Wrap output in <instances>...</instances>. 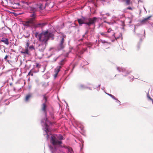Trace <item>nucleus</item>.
<instances>
[{
  "label": "nucleus",
  "mask_w": 153,
  "mask_h": 153,
  "mask_svg": "<svg viewBox=\"0 0 153 153\" xmlns=\"http://www.w3.org/2000/svg\"><path fill=\"white\" fill-rule=\"evenodd\" d=\"M45 8L42 4H35L32 6H29L28 10L32 13L30 15L31 18L26 21L25 25L32 28H42L47 25L46 23L36 24L35 21L36 18V12L39 10H42Z\"/></svg>",
  "instance_id": "f257e3e1"
},
{
  "label": "nucleus",
  "mask_w": 153,
  "mask_h": 153,
  "mask_svg": "<svg viewBox=\"0 0 153 153\" xmlns=\"http://www.w3.org/2000/svg\"><path fill=\"white\" fill-rule=\"evenodd\" d=\"M35 36L40 42L38 48L41 52L43 51L45 49L47 42L49 39L51 38L52 40L54 39V35L52 32L48 30L43 31L41 33L36 32L35 34Z\"/></svg>",
  "instance_id": "f03ea898"
},
{
  "label": "nucleus",
  "mask_w": 153,
  "mask_h": 153,
  "mask_svg": "<svg viewBox=\"0 0 153 153\" xmlns=\"http://www.w3.org/2000/svg\"><path fill=\"white\" fill-rule=\"evenodd\" d=\"M97 19L96 17L88 18L82 17V19H78V21L79 25L85 24L89 27L92 25H94Z\"/></svg>",
  "instance_id": "7ed1b4c3"
},
{
  "label": "nucleus",
  "mask_w": 153,
  "mask_h": 153,
  "mask_svg": "<svg viewBox=\"0 0 153 153\" xmlns=\"http://www.w3.org/2000/svg\"><path fill=\"white\" fill-rule=\"evenodd\" d=\"M100 33L102 36L110 38H115V39H118L119 37L116 38L115 36L114 31L111 28H109L108 29L107 32L103 33L100 32Z\"/></svg>",
  "instance_id": "20e7f679"
},
{
  "label": "nucleus",
  "mask_w": 153,
  "mask_h": 153,
  "mask_svg": "<svg viewBox=\"0 0 153 153\" xmlns=\"http://www.w3.org/2000/svg\"><path fill=\"white\" fill-rule=\"evenodd\" d=\"M65 37V36L64 35H63L62 37H61V39L59 41V43L58 46V49L59 50L62 49L64 48L65 44L64 43V38Z\"/></svg>",
  "instance_id": "39448f33"
},
{
  "label": "nucleus",
  "mask_w": 153,
  "mask_h": 153,
  "mask_svg": "<svg viewBox=\"0 0 153 153\" xmlns=\"http://www.w3.org/2000/svg\"><path fill=\"white\" fill-rule=\"evenodd\" d=\"M43 100L45 101V102L47 101V98L45 96H44ZM42 111L45 114L46 117V114H47V105H46L45 103H44L42 104Z\"/></svg>",
  "instance_id": "423d86ee"
},
{
  "label": "nucleus",
  "mask_w": 153,
  "mask_h": 153,
  "mask_svg": "<svg viewBox=\"0 0 153 153\" xmlns=\"http://www.w3.org/2000/svg\"><path fill=\"white\" fill-rule=\"evenodd\" d=\"M62 67L61 66H59L57 67L55 69L54 71V74H53V76L55 79L57 77L58 73L60 71V69Z\"/></svg>",
  "instance_id": "0eeeda50"
},
{
  "label": "nucleus",
  "mask_w": 153,
  "mask_h": 153,
  "mask_svg": "<svg viewBox=\"0 0 153 153\" xmlns=\"http://www.w3.org/2000/svg\"><path fill=\"white\" fill-rule=\"evenodd\" d=\"M30 43L28 41L26 43V45L25 46V48L28 49V50H32L34 49V48L33 45L29 46Z\"/></svg>",
  "instance_id": "6e6552de"
},
{
  "label": "nucleus",
  "mask_w": 153,
  "mask_h": 153,
  "mask_svg": "<svg viewBox=\"0 0 153 153\" xmlns=\"http://www.w3.org/2000/svg\"><path fill=\"white\" fill-rule=\"evenodd\" d=\"M151 17V16H149L147 18H144L142 19L140 22L141 25L144 24L147 22L150 18Z\"/></svg>",
  "instance_id": "1a4fd4ad"
},
{
  "label": "nucleus",
  "mask_w": 153,
  "mask_h": 153,
  "mask_svg": "<svg viewBox=\"0 0 153 153\" xmlns=\"http://www.w3.org/2000/svg\"><path fill=\"white\" fill-rule=\"evenodd\" d=\"M9 2L13 6L12 7L14 8H17L19 5V3H15L13 2H11L10 0H9Z\"/></svg>",
  "instance_id": "9d476101"
},
{
  "label": "nucleus",
  "mask_w": 153,
  "mask_h": 153,
  "mask_svg": "<svg viewBox=\"0 0 153 153\" xmlns=\"http://www.w3.org/2000/svg\"><path fill=\"white\" fill-rule=\"evenodd\" d=\"M32 95L31 94H28L25 97V101L26 102H28L31 97Z\"/></svg>",
  "instance_id": "9b49d317"
},
{
  "label": "nucleus",
  "mask_w": 153,
  "mask_h": 153,
  "mask_svg": "<svg viewBox=\"0 0 153 153\" xmlns=\"http://www.w3.org/2000/svg\"><path fill=\"white\" fill-rule=\"evenodd\" d=\"M1 41L7 45H8L9 44L8 39L7 38H3L1 40Z\"/></svg>",
  "instance_id": "f8f14e48"
},
{
  "label": "nucleus",
  "mask_w": 153,
  "mask_h": 153,
  "mask_svg": "<svg viewBox=\"0 0 153 153\" xmlns=\"http://www.w3.org/2000/svg\"><path fill=\"white\" fill-rule=\"evenodd\" d=\"M78 88L80 89H83L86 88H88L89 89L91 90V88H88L85 85L82 84H80L78 86Z\"/></svg>",
  "instance_id": "ddd939ff"
},
{
  "label": "nucleus",
  "mask_w": 153,
  "mask_h": 153,
  "mask_svg": "<svg viewBox=\"0 0 153 153\" xmlns=\"http://www.w3.org/2000/svg\"><path fill=\"white\" fill-rule=\"evenodd\" d=\"M21 53L22 54H29L28 51V49L25 48V49L23 50L21 52Z\"/></svg>",
  "instance_id": "4468645a"
},
{
  "label": "nucleus",
  "mask_w": 153,
  "mask_h": 153,
  "mask_svg": "<svg viewBox=\"0 0 153 153\" xmlns=\"http://www.w3.org/2000/svg\"><path fill=\"white\" fill-rule=\"evenodd\" d=\"M117 69L120 72H124L125 70V69L124 68H122L120 67H117Z\"/></svg>",
  "instance_id": "2eb2a0df"
},
{
  "label": "nucleus",
  "mask_w": 153,
  "mask_h": 153,
  "mask_svg": "<svg viewBox=\"0 0 153 153\" xmlns=\"http://www.w3.org/2000/svg\"><path fill=\"white\" fill-rule=\"evenodd\" d=\"M43 77L45 79H48L50 77L49 74L48 73L45 74L43 75Z\"/></svg>",
  "instance_id": "dca6fc26"
},
{
  "label": "nucleus",
  "mask_w": 153,
  "mask_h": 153,
  "mask_svg": "<svg viewBox=\"0 0 153 153\" xmlns=\"http://www.w3.org/2000/svg\"><path fill=\"white\" fill-rule=\"evenodd\" d=\"M65 59H63L59 63V65H63L65 63Z\"/></svg>",
  "instance_id": "f3484780"
},
{
  "label": "nucleus",
  "mask_w": 153,
  "mask_h": 153,
  "mask_svg": "<svg viewBox=\"0 0 153 153\" xmlns=\"http://www.w3.org/2000/svg\"><path fill=\"white\" fill-rule=\"evenodd\" d=\"M100 41L102 43L104 44V43H106L108 44H110V43L108 42L107 41H106L105 40H102L101 39H100Z\"/></svg>",
  "instance_id": "a211bd4d"
},
{
  "label": "nucleus",
  "mask_w": 153,
  "mask_h": 153,
  "mask_svg": "<svg viewBox=\"0 0 153 153\" xmlns=\"http://www.w3.org/2000/svg\"><path fill=\"white\" fill-rule=\"evenodd\" d=\"M106 94H108V95L110 97H111L112 98H113V99H114V100H115L116 99V98L115 97L112 95V94H108V93H106Z\"/></svg>",
  "instance_id": "6ab92c4d"
},
{
  "label": "nucleus",
  "mask_w": 153,
  "mask_h": 153,
  "mask_svg": "<svg viewBox=\"0 0 153 153\" xmlns=\"http://www.w3.org/2000/svg\"><path fill=\"white\" fill-rule=\"evenodd\" d=\"M23 36L26 38H28L30 36V34L28 33H27V34L23 35Z\"/></svg>",
  "instance_id": "aec40b11"
},
{
  "label": "nucleus",
  "mask_w": 153,
  "mask_h": 153,
  "mask_svg": "<svg viewBox=\"0 0 153 153\" xmlns=\"http://www.w3.org/2000/svg\"><path fill=\"white\" fill-rule=\"evenodd\" d=\"M129 20V23L130 24L131 23L132 20H131V18H127L126 19V20Z\"/></svg>",
  "instance_id": "412c9836"
},
{
  "label": "nucleus",
  "mask_w": 153,
  "mask_h": 153,
  "mask_svg": "<svg viewBox=\"0 0 153 153\" xmlns=\"http://www.w3.org/2000/svg\"><path fill=\"white\" fill-rule=\"evenodd\" d=\"M115 100H116V102H117L119 104V105H121V102L117 98H116V99Z\"/></svg>",
  "instance_id": "4be33fe9"
},
{
  "label": "nucleus",
  "mask_w": 153,
  "mask_h": 153,
  "mask_svg": "<svg viewBox=\"0 0 153 153\" xmlns=\"http://www.w3.org/2000/svg\"><path fill=\"white\" fill-rule=\"evenodd\" d=\"M147 97L150 100H151L152 102H153V100L152 99L151 97H150L149 96V94H147Z\"/></svg>",
  "instance_id": "5701e85b"
},
{
  "label": "nucleus",
  "mask_w": 153,
  "mask_h": 153,
  "mask_svg": "<svg viewBox=\"0 0 153 153\" xmlns=\"http://www.w3.org/2000/svg\"><path fill=\"white\" fill-rule=\"evenodd\" d=\"M50 115L52 119H54V117L53 115V114L52 113H50Z\"/></svg>",
  "instance_id": "b1692460"
},
{
  "label": "nucleus",
  "mask_w": 153,
  "mask_h": 153,
  "mask_svg": "<svg viewBox=\"0 0 153 153\" xmlns=\"http://www.w3.org/2000/svg\"><path fill=\"white\" fill-rule=\"evenodd\" d=\"M130 0H126V3L127 4H129Z\"/></svg>",
  "instance_id": "393cba45"
},
{
  "label": "nucleus",
  "mask_w": 153,
  "mask_h": 153,
  "mask_svg": "<svg viewBox=\"0 0 153 153\" xmlns=\"http://www.w3.org/2000/svg\"><path fill=\"white\" fill-rule=\"evenodd\" d=\"M140 48V45L139 44H138L137 46V49L138 50Z\"/></svg>",
  "instance_id": "a878e982"
},
{
  "label": "nucleus",
  "mask_w": 153,
  "mask_h": 153,
  "mask_svg": "<svg viewBox=\"0 0 153 153\" xmlns=\"http://www.w3.org/2000/svg\"><path fill=\"white\" fill-rule=\"evenodd\" d=\"M106 17H105L102 16L101 18L100 19H106Z\"/></svg>",
  "instance_id": "bb28decb"
},
{
  "label": "nucleus",
  "mask_w": 153,
  "mask_h": 153,
  "mask_svg": "<svg viewBox=\"0 0 153 153\" xmlns=\"http://www.w3.org/2000/svg\"><path fill=\"white\" fill-rule=\"evenodd\" d=\"M105 22L107 23H108V24L109 25H111V24H112V23H111V22Z\"/></svg>",
  "instance_id": "cd10ccee"
},
{
  "label": "nucleus",
  "mask_w": 153,
  "mask_h": 153,
  "mask_svg": "<svg viewBox=\"0 0 153 153\" xmlns=\"http://www.w3.org/2000/svg\"><path fill=\"white\" fill-rule=\"evenodd\" d=\"M7 57H8V56H7V55H6V56H5V57H4V59H5V60H6L7 59Z\"/></svg>",
  "instance_id": "c85d7f7f"
},
{
  "label": "nucleus",
  "mask_w": 153,
  "mask_h": 153,
  "mask_svg": "<svg viewBox=\"0 0 153 153\" xmlns=\"http://www.w3.org/2000/svg\"><path fill=\"white\" fill-rule=\"evenodd\" d=\"M127 9L132 10V8L130 7H128L127 8Z\"/></svg>",
  "instance_id": "c756f323"
},
{
  "label": "nucleus",
  "mask_w": 153,
  "mask_h": 153,
  "mask_svg": "<svg viewBox=\"0 0 153 153\" xmlns=\"http://www.w3.org/2000/svg\"><path fill=\"white\" fill-rule=\"evenodd\" d=\"M136 25H134V33H135V29H136Z\"/></svg>",
  "instance_id": "7c9ffc66"
},
{
  "label": "nucleus",
  "mask_w": 153,
  "mask_h": 153,
  "mask_svg": "<svg viewBox=\"0 0 153 153\" xmlns=\"http://www.w3.org/2000/svg\"><path fill=\"white\" fill-rule=\"evenodd\" d=\"M107 16H110V14L109 13H106L105 14Z\"/></svg>",
  "instance_id": "2f4dec72"
},
{
  "label": "nucleus",
  "mask_w": 153,
  "mask_h": 153,
  "mask_svg": "<svg viewBox=\"0 0 153 153\" xmlns=\"http://www.w3.org/2000/svg\"><path fill=\"white\" fill-rule=\"evenodd\" d=\"M100 15L101 16H103L104 15V14H102V12L100 13Z\"/></svg>",
  "instance_id": "473e14b6"
},
{
  "label": "nucleus",
  "mask_w": 153,
  "mask_h": 153,
  "mask_svg": "<svg viewBox=\"0 0 153 153\" xmlns=\"http://www.w3.org/2000/svg\"><path fill=\"white\" fill-rule=\"evenodd\" d=\"M39 65V64H36V67H38V65Z\"/></svg>",
  "instance_id": "72a5a7b5"
},
{
  "label": "nucleus",
  "mask_w": 153,
  "mask_h": 153,
  "mask_svg": "<svg viewBox=\"0 0 153 153\" xmlns=\"http://www.w3.org/2000/svg\"><path fill=\"white\" fill-rule=\"evenodd\" d=\"M137 35L139 37H140V35H141L140 34H137Z\"/></svg>",
  "instance_id": "f704fd0d"
},
{
  "label": "nucleus",
  "mask_w": 153,
  "mask_h": 153,
  "mask_svg": "<svg viewBox=\"0 0 153 153\" xmlns=\"http://www.w3.org/2000/svg\"><path fill=\"white\" fill-rule=\"evenodd\" d=\"M100 85H99L98 86V87H100Z\"/></svg>",
  "instance_id": "c9c22d12"
},
{
  "label": "nucleus",
  "mask_w": 153,
  "mask_h": 153,
  "mask_svg": "<svg viewBox=\"0 0 153 153\" xmlns=\"http://www.w3.org/2000/svg\"><path fill=\"white\" fill-rule=\"evenodd\" d=\"M58 58V57H57V58H56V59L55 60V61H56V59H57Z\"/></svg>",
  "instance_id": "e433bc0d"
},
{
  "label": "nucleus",
  "mask_w": 153,
  "mask_h": 153,
  "mask_svg": "<svg viewBox=\"0 0 153 153\" xmlns=\"http://www.w3.org/2000/svg\"><path fill=\"white\" fill-rule=\"evenodd\" d=\"M102 89L103 90H104V87H102Z\"/></svg>",
  "instance_id": "4c0bfd02"
},
{
  "label": "nucleus",
  "mask_w": 153,
  "mask_h": 153,
  "mask_svg": "<svg viewBox=\"0 0 153 153\" xmlns=\"http://www.w3.org/2000/svg\"><path fill=\"white\" fill-rule=\"evenodd\" d=\"M114 40H112L111 41L112 42H113L114 41Z\"/></svg>",
  "instance_id": "58836bf2"
},
{
  "label": "nucleus",
  "mask_w": 153,
  "mask_h": 153,
  "mask_svg": "<svg viewBox=\"0 0 153 153\" xmlns=\"http://www.w3.org/2000/svg\"><path fill=\"white\" fill-rule=\"evenodd\" d=\"M129 72L128 73V72H127V74H129Z\"/></svg>",
  "instance_id": "ea45409f"
},
{
  "label": "nucleus",
  "mask_w": 153,
  "mask_h": 153,
  "mask_svg": "<svg viewBox=\"0 0 153 153\" xmlns=\"http://www.w3.org/2000/svg\"><path fill=\"white\" fill-rule=\"evenodd\" d=\"M86 63H87V62H86ZM87 64V63H86L85 64H84V65H86Z\"/></svg>",
  "instance_id": "a19ab883"
},
{
  "label": "nucleus",
  "mask_w": 153,
  "mask_h": 153,
  "mask_svg": "<svg viewBox=\"0 0 153 153\" xmlns=\"http://www.w3.org/2000/svg\"><path fill=\"white\" fill-rule=\"evenodd\" d=\"M109 34H110V35H111V33H109Z\"/></svg>",
  "instance_id": "79ce46f5"
},
{
  "label": "nucleus",
  "mask_w": 153,
  "mask_h": 153,
  "mask_svg": "<svg viewBox=\"0 0 153 153\" xmlns=\"http://www.w3.org/2000/svg\"><path fill=\"white\" fill-rule=\"evenodd\" d=\"M87 32H88V31H87V32H86L85 34H86V33H87Z\"/></svg>",
  "instance_id": "37998d69"
},
{
  "label": "nucleus",
  "mask_w": 153,
  "mask_h": 153,
  "mask_svg": "<svg viewBox=\"0 0 153 153\" xmlns=\"http://www.w3.org/2000/svg\"><path fill=\"white\" fill-rule=\"evenodd\" d=\"M140 40H142L141 38H140Z\"/></svg>",
  "instance_id": "c03bdc74"
},
{
  "label": "nucleus",
  "mask_w": 153,
  "mask_h": 153,
  "mask_svg": "<svg viewBox=\"0 0 153 153\" xmlns=\"http://www.w3.org/2000/svg\"><path fill=\"white\" fill-rule=\"evenodd\" d=\"M132 77H133V78H134V76H132Z\"/></svg>",
  "instance_id": "a18cd8bd"
},
{
  "label": "nucleus",
  "mask_w": 153,
  "mask_h": 153,
  "mask_svg": "<svg viewBox=\"0 0 153 153\" xmlns=\"http://www.w3.org/2000/svg\"><path fill=\"white\" fill-rule=\"evenodd\" d=\"M144 9L145 10H146L145 8H144Z\"/></svg>",
  "instance_id": "49530a36"
}]
</instances>
